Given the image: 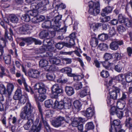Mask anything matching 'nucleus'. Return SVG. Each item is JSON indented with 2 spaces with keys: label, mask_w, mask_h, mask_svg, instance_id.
I'll return each instance as SVG.
<instances>
[{
  "label": "nucleus",
  "mask_w": 132,
  "mask_h": 132,
  "mask_svg": "<svg viewBox=\"0 0 132 132\" xmlns=\"http://www.w3.org/2000/svg\"><path fill=\"white\" fill-rule=\"evenodd\" d=\"M36 110L35 108L29 102L27 103L22 109L20 116L23 119L27 120L23 126L25 129L29 130L33 123L34 120L32 119V114L35 113Z\"/></svg>",
  "instance_id": "1"
},
{
  "label": "nucleus",
  "mask_w": 132,
  "mask_h": 132,
  "mask_svg": "<svg viewBox=\"0 0 132 132\" xmlns=\"http://www.w3.org/2000/svg\"><path fill=\"white\" fill-rule=\"evenodd\" d=\"M89 6V12L94 16L97 15L100 12V4L98 1L94 3L92 1L90 2Z\"/></svg>",
  "instance_id": "2"
},
{
  "label": "nucleus",
  "mask_w": 132,
  "mask_h": 132,
  "mask_svg": "<svg viewBox=\"0 0 132 132\" xmlns=\"http://www.w3.org/2000/svg\"><path fill=\"white\" fill-rule=\"evenodd\" d=\"M48 61L45 60H40L39 62V65L41 67H45L44 69L47 71H54L56 70L54 65H47Z\"/></svg>",
  "instance_id": "3"
},
{
  "label": "nucleus",
  "mask_w": 132,
  "mask_h": 132,
  "mask_svg": "<svg viewBox=\"0 0 132 132\" xmlns=\"http://www.w3.org/2000/svg\"><path fill=\"white\" fill-rule=\"evenodd\" d=\"M53 93V98H57L59 96V94L63 93L62 88L57 84H55L53 85L52 88Z\"/></svg>",
  "instance_id": "4"
},
{
  "label": "nucleus",
  "mask_w": 132,
  "mask_h": 132,
  "mask_svg": "<svg viewBox=\"0 0 132 132\" xmlns=\"http://www.w3.org/2000/svg\"><path fill=\"white\" fill-rule=\"evenodd\" d=\"M34 88L35 89H37L38 92L39 94H45L46 89L45 88L44 84L42 82L36 83L34 86Z\"/></svg>",
  "instance_id": "5"
},
{
  "label": "nucleus",
  "mask_w": 132,
  "mask_h": 132,
  "mask_svg": "<svg viewBox=\"0 0 132 132\" xmlns=\"http://www.w3.org/2000/svg\"><path fill=\"white\" fill-rule=\"evenodd\" d=\"M82 114L88 119H90L95 114V111L94 108L89 107L85 111H83Z\"/></svg>",
  "instance_id": "6"
},
{
  "label": "nucleus",
  "mask_w": 132,
  "mask_h": 132,
  "mask_svg": "<svg viewBox=\"0 0 132 132\" xmlns=\"http://www.w3.org/2000/svg\"><path fill=\"white\" fill-rule=\"evenodd\" d=\"M123 42L122 40L112 42L110 44V48L112 50H117L119 48V45H123Z\"/></svg>",
  "instance_id": "7"
},
{
  "label": "nucleus",
  "mask_w": 132,
  "mask_h": 132,
  "mask_svg": "<svg viewBox=\"0 0 132 132\" xmlns=\"http://www.w3.org/2000/svg\"><path fill=\"white\" fill-rule=\"evenodd\" d=\"M113 123L115 126L118 127V128L120 129L121 127L120 125V121L119 120H114L113 121ZM114 128V126L113 127L112 125L111 126V128L109 130L110 132H117L118 130L117 128L115 127V130L113 129Z\"/></svg>",
  "instance_id": "8"
},
{
  "label": "nucleus",
  "mask_w": 132,
  "mask_h": 132,
  "mask_svg": "<svg viewBox=\"0 0 132 132\" xmlns=\"http://www.w3.org/2000/svg\"><path fill=\"white\" fill-rule=\"evenodd\" d=\"M37 4L36 3H32L31 5V7L33 10L28 11L29 14L32 16H37L38 14Z\"/></svg>",
  "instance_id": "9"
},
{
  "label": "nucleus",
  "mask_w": 132,
  "mask_h": 132,
  "mask_svg": "<svg viewBox=\"0 0 132 132\" xmlns=\"http://www.w3.org/2000/svg\"><path fill=\"white\" fill-rule=\"evenodd\" d=\"M54 47L51 46L49 45L47 46L46 45H43V46L40 47L39 50V53H44L45 51H53Z\"/></svg>",
  "instance_id": "10"
},
{
  "label": "nucleus",
  "mask_w": 132,
  "mask_h": 132,
  "mask_svg": "<svg viewBox=\"0 0 132 132\" xmlns=\"http://www.w3.org/2000/svg\"><path fill=\"white\" fill-rule=\"evenodd\" d=\"M38 121H36L35 123L33 124L31 128V132H39L42 126L41 124L39 123L38 127L37 126V124L38 123Z\"/></svg>",
  "instance_id": "11"
},
{
  "label": "nucleus",
  "mask_w": 132,
  "mask_h": 132,
  "mask_svg": "<svg viewBox=\"0 0 132 132\" xmlns=\"http://www.w3.org/2000/svg\"><path fill=\"white\" fill-rule=\"evenodd\" d=\"M32 28L30 25L28 24H24L20 28L19 32L21 34H25L28 30L31 29Z\"/></svg>",
  "instance_id": "12"
},
{
  "label": "nucleus",
  "mask_w": 132,
  "mask_h": 132,
  "mask_svg": "<svg viewBox=\"0 0 132 132\" xmlns=\"http://www.w3.org/2000/svg\"><path fill=\"white\" fill-rule=\"evenodd\" d=\"M65 104L64 102L60 101L59 102L58 101L55 100L54 102V108H58L61 109L64 107V104Z\"/></svg>",
  "instance_id": "13"
},
{
  "label": "nucleus",
  "mask_w": 132,
  "mask_h": 132,
  "mask_svg": "<svg viewBox=\"0 0 132 132\" xmlns=\"http://www.w3.org/2000/svg\"><path fill=\"white\" fill-rule=\"evenodd\" d=\"M115 61L113 60V61L111 62H108L107 61L101 62V63L102 64L103 66L106 69H108L110 67L112 66L115 63Z\"/></svg>",
  "instance_id": "14"
},
{
  "label": "nucleus",
  "mask_w": 132,
  "mask_h": 132,
  "mask_svg": "<svg viewBox=\"0 0 132 132\" xmlns=\"http://www.w3.org/2000/svg\"><path fill=\"white\" fill-rule=\"evenodd\" d=\"M112 8L110 6H107L102 10V12L101 13V14L103 16H105L106 14L111 12Z\"/></svg>",
  "instance_id": "15"
},
{
  "label": "nucleus",
  "mask_w": 132,
  "mask_h": 132,
  "mask_svg": "<svg viewBox=\"0 0 132 132\" xmlns=\"http://www.w3.org/2000/svg\"><path fill=\"white\" fill-rule=\"evenodd\" d=\"M38 12H42L46 10V8L44 6L42 2L37 4Z\"/></svg>",
  "instance_id": "16"
},
{
  "label": "nucleus",
  "mask_w": 132,
  "mask_h": 132,
  "mask_svg": "<svg viewBox=\"0 0 132 132\" xmlns=\"http://www.w3.org/2000/svg\"><path fill=\"white\" fill-rule=\"evenodd\" d=\"M65 92L69 96H71L74 93V90L73 88L70 86H66L65 87Z\"/></svg>",
  "instance_id": "17"
},
{
  "label": "nucleus",
  "mask_w": 132,
  "mask_h": 132,
  "mask_svg": "<svg viewBox=\"0 0 132 132\" xmlns=\"http://www.w3.org/2000/svg\"><path fill=\"white\" fill-rule=\"evenodd\" d=\"M22 96L21 89L18 88L15 92L13 98L15 100H19Z\"/></svg>",
  "instance_id": "18"
},
{
  "label": "nucleus",
  "mask_w": 132,
  "mask_h": 132,
  "mask_svg": "<svg viewBox=\"0 0 132 132\" xmlns=\"http://www.w3.org/2000/svg\"><path fill=\"white\" fill-rule=\"evenodd\" d=\"M6 88V90L8 95H11L14 88V85L12 83H9L7 85Z\"/></svg>",
  "instance_id": "19"
},
{
  "label": "nucleus",
  "mask_w": 132,
  "mask_h": 132,
  "mask_svg": "<svg viewBox=\"0 0 132 132\" xmlns=\"http://www.w3.org/2000/svg\"><path fill=\"white\" fill-rule=\"evenodd\" d=\"M34 97L36 101L41 102L43 101L46 98V96L45 94H39L38 97L36 95H35Z\"/></svg>",
  "instance_id": "20"
},
{
  "label": "nucleus",
  "mask_w": 132,
  "mask_h": 132,
  "mask_svg": "<svg viewBox=\"0 0 132 132\" xmlns=\"http://www.w3.org/2000/svg\"><path fill=\"white\" fill-rule=\"evenodd\" d=\"M0 93L2 95L7 96L8 95L6 89L4 85L0 84Z\"/></svg>",
  "instance_id": "21"
},
{
  "label": "nucleus",
  "mask_w": 132,
  "mask_h": 132,
  "mask_svg": "<svg viewBox=\"0 0 132 132\" xmlns=\"http://www.w3.org/2000/svg\"><path fill=\"white\" fill-rule=\"evenodd\" d=\"M60 71L62 73H66L67 74H74L71 73L72 71V69L68 67H65L62 69Z\"/></svg>",
  "instance_id": "22"
},
{
  "label": "nucleus",
  "mask_w": 132,
  "mask_h": 132,
  "mask_svg": "<svg viewBox=\"0 0 132 132\" xmlns=\"http://www.w3.org/2000/svg\"><path fill=\"white\" fill-rule=\"evenodd\" d=\"M52 22L50 21H46L43 23L42 24V27L43 28H52Z\"/></svg>",
  "instance_id": "23"
},
{
  "label": "nucleus",
  "mask_w": 132,
  "mask_h": 132,
  "mask_svg": "<svg viewBox=\"0 0 132 132\" xmlns=\"http://www.w3.org/2000/svg\"><path fill=\"white\" fill-rule=\"evenodd\" d=\"M20 39L21 40L24 41L25 42L31 44L33 42L34 38L31 37L23 38L21 37Z\"/></svg>",
  "instance_id": "24"
},
{
  "label": "nucleus",
  "mask_w": 132,
  "mask_h": 132,
  "mask_svg": "<svg viewBox=\"0 0 132 132\" xmlns=\"http://www.w3.org/2000/svg\"><path fill=\"white\" fill-rule=\"evenodd\" d=\"M10 20L12 23H16L18 21L19 19L16 15L12 14L10 16Z\"/></svg>",
  "instance_id": "25"
},
{
  "label": "nucleus",
  "mask_w": 132,
  "mask_h": 132,
  "mask_svg": "<svg viewBox=\"0 0 132 132\" xmlns=\"http://www.w3.org/2000/svg\"><path fill=\"white\" fill-rule=\"evenodd\" d=\"M125 105L124 102L119 100L117 101V107L119 109L122 110L124 108Z\"/></svg>",
  "instance_id": "26"
},
{
  "label": "nucleus",
  "mask_w": 132,
  "mask_h": 132,
  "mask_svg": "<svg viewBox=\"0 0 132 132\" xmlns=\"http://www.w3.org/2000/svg\"><path fill=\"white\" fill-rule=\"evenodd\" d=\"M123 23L125 25L128 27H130L132 26V21L131 19L126 18Z\"/></svg>",
  "instance_id": "27"
},
{
  "label": "nucleus",
  "mask_w": 132,
  "mask_h": 132,
  "mask_svg": "<svg viewBox=\"0 0 132 132\" xmlns=\"http://www.w3.org/2000/svg\"><path fill=\"white\" fill-rule=\"evenodd\" d=\"M85 128L87 130H91L94 129V126L93 122H92L87 123L85 126Z\"/></svg>",
  "instance_id": "28"
},
{
  "label": "nucleus",
  "mask_w": 132,
  "mask_h": 132,
  "mask_svg": "<svg viewBox=\"0 0 132 132\" xmlns=\"http://www.w3.org/2000/svg\"><path fill=\"white\" fill-rule=\"evenodd\" d=\"M101 26V24L100 23H93L90 25V27L92 30L95 31L97 30L99 27Z\"/></svg>",
  "instance_id": "29"
},
{
  "label": "nucleus",
  "mask_w": 132,
  "mask_h": 132,
  "mask_svg": "<svg viewBox=\"0 0 132 132\" xmlns=\"http://www.w3.org/2000/svg\"><path fill=\"white\" fill-rule=\"evenodd\" d=\"M30 15L32 16L29 14L28 12L27 13L24 14L22 16V19L26 22H29L30 21L31 19Z\"/></svg>",
  "instance_id": "30"
},
{
  "label": "nucleus",
  "mask_w": 132,
  "mask_h": 132,
  "mask_svg": "<svg viewBox=\"0 0 132 132\" xmlns=\"http://www.w3.org/2000/svg\"><path fill=\"white\" fill-rule=\"evenodd\" d=\"M58 77L56 78V80L57 82L61 84H65L68 81V79H62V76L60 75L59 76V75H57Z\"/></svg>",
  "instance_id": "31"
},
{
  "label": "nucleus",
  "mask_w": 132,
  "mask_h": 132,
  "mask_svg": "<svg viewBox=\"0 0 132 132\" xmlns=\"http://www.w3.org/2000/svg\"><path fill=\"white\" fill-rule=\"evenodd\" d=\"M98 48L101 51H105L108 49V46L105 44L101 43L99 44Z\"/></svg>",
  "instance_id": "32"
},
{
  "label": "nucleus",
  "mask_w": 132,
  "mask_h": 132,
  "mask_svg": "<svg viewBox=\"0 0 132 132\" xmlns=\"http://www.w3.org/2000/svg\"><path fill=\"white\" fill-rule=\"evenodd\" d=\"M3 58L6 64H9L11 63V57L10 55L8 54L4 55Z\"/></svg>",
  "instance_id": "33"
},
{
  "label": "nucleus",
  "mask_w": 132,
  "mask_h": 132,
  "mask_svg": "<svg viewBox=\"0 0 132 132\" xmlns=\"http://www.w3.org/2000/svg\"><path fill=\"white\" fill-rule=\"evenodd\" d=\"M49 33L47 31L43 30L39 34V36L40 38L43 39L47 37Z\"/></svg>",
  "instance_id": "34"
},
{
  "label": "nucleus",
  "mask_w": 132,
  "mask_h": 132,
  "mask_svg": "<svg viewBox=\"0 0 132 132\" xmlns=\"http://www.w3.org/2000/svg\"><path fill=\"white\" fill-rule=\"evenodd\" d=\"M54 103L52 99H49L45 101V106L47 108H50Z\"/></svg>",
  "instance_id": "35"
},
{
  "label": "nucleus",
  "mask_w": 132,
  "mask_h": 132,
  "mask_svg": "<svg viewBox=\"0 0 132 132\" xmlns=\"http://www.w3.org/2000/svg\"><path fill=\"white\" fill-rule=\"evenodd\" d=\"M51 62L53 64L56 65H60L61 64V61L60 59L57 58L51 59Z\"/></svg>",
  "instance_id": "36"
},
{
  "label": "nucleus",
  "mask_w": 132,
  "mask_h": 132,
  "mask_svg": "<svg viewBox=\"0 0 132 132\" xmlns=\"http://www.w3.org/2000/svg\"><path fill=\"white\" fill-rule=\"evenodd\" d=\"M89 90H88V89L86 88L80 92V97H83L86 96L88 95V93H89Z\"/></svg>",
  "instance_id": "37"
},
{
  "label": "nucleus",
  "mask_w": 132,
  "mask_h": 132,
  "mask_svg": "<svg viewBox=\"0 0 132 132\" xmlns=\"http://www.w3.org/2000/svg\"><path fill=\"white\" fill-rule=\"evenodd\" d=\"M109 90L110 94V97L113 99L115 100L116 99L117 95L116 94V92H114L113 91H111L110 89H109Z\"/></svg>",
  "instance_id": "38"
},
{
  "label": "nucleus",
  "mask_w": 132,
  "mask_h": 132,
  "mask_svg": "<svg viewBox=\"0 0 132 132\" xmlns=\"http://www.w3.org/2000/svg\"><path fill=\"white\" fill-rule=\"evenodd\" d=\"M69 37L70 38L69 40L70 41V43L72 44H75L74 40L76 37L75 33H72L69 36Z\"/></svg>",
  "instance_id": "39"
},
{
  "label": "nucleus",
  "mask_w": 132,
  "mask_h": 132,
  "mask_svg": "<svg viewBox=\"0 0 132 132\" xmlns=\"http://www.w3.org/2000/svg\"><path fill=\"white\" fill-rule=\"evenodd\" d=\"M108 37L107 35L105 34H102L98 36V38L101 41H103L107 39Z\"/></svg>",
  "instance_id": "40"
},
{
  "label": "nucleus",
  "mask_w": 132,
  "mask_h": 132,
  "mask_svg": "<svg viewBox=\"0 0 132 132\" xmlns=\"http://www.w3.org/2000/svg\"><path fill=\"white\" fill-rule=\"evenodd\" d=\"M77 118H74L72 120L71 125L73 127H77L79 124Z\"/></svg>",
  "instance_id": "41"
},
{
  "label": "nucleus",
  "mask_w": 132,
  "mask_h": 132,
  "mask_svg": "<svg viewBox=\"0 0 132 132\" xmlns=\"http://www.w3.org/2000/svg\"><path fill=\"white\" fill-rule=\"evenodd\" d=\"M105 60H108L113 59V56L112 55L109 53H106L104 54V56Z\"/></svg>",
  "instance_id": "42"
},
{
  "label": "nucleus",
  "mask_w": 132,
  "mask_h": 132,
  "mask_svg": "<svg viewBox=\"0 0 132 132\" xmlns=\"http://www.w3.org/2000/svg\"><path fill=\"white\" fill-rule=\"evenodd\" d=\"M62 16L61 15H58L56 16L55 17L54 19L52 20V22H54L55 24H57L59 21L61 20Z\"/></svg>",
  "instance_id": "43"
},
{
  "label": "nucleus",
  "mask_w": 132,
  "mask_h": 132,
  "mask_svg": "<svg viewBox=\"0 0 132 132\" xmlns=\"http://www.w3.org/2000/svg\"><path fill=\"white\" fill-rule=\"evenodd\" d=\"M40 73V71L38 70L32 69H29L28 71V74H39Z\"/></svg>",
  "instance_id": "44"
},
{
  "label": "nucleus",
  "mask_w": 132,
  "mask_h": 132,
  "mask_svg": "<svg viewBox=\"0 0 132 132\" xmlns=\"http://www.w3.org/2000/svg\"><path fill=\"white\" fill-rule=\"evenodd\" d=\"M90 44L92 46L95 47L98 45V41L96 39L93 38L90 41Z\"/></svg>",
  "instance_id": "45"
},
{
  "label": "nucleus",
  "mask_w": 132,
  "mask_h": 132,
  "mask_svg": "<svg viewBox=\"0 0 132 132\" xmlns=\"http://www.w3.org/2000/svg\"><path fill=\"white\" fill-rule=\"evenodd\" d=\"M118 21L120 23H123L126 18L123 16L122 14H119L118 16Z\"/></svg>",
  "instance_id": "46"
},
{
  "label": "nucleus",
  "mask_w": 132,
  "mask_h": 132,
  "mask_svg": "<svg viewBox=\"0 0 132 132\" xmlns=\"http://www.w3.org/2000/svg\"><path fill=\"white\" fill-rule=\"evenodd\" d=\"M117 29L119 33L120 34L125 31L126 30V29L124 27L121 25L118 26Z\"/></svg>",
  "instance_id": "47"
},
{
  "label": "nucleus",
  "mask_w": 132,
  "mask_h": 132,
  "mask_svg": "<svg viewBox=\"0 0 132 132\" xmlns=\"http://www.w3.org/2000/svg\"><path fill=\"white\" fill-rule=\"evenodd\" d=\"M27 98L26 96L22 95L19 100V102L21 104H24L26 101Z\"/></svg>",
  "instance_id": "48"
},
{
  "label": "nucleus",
  "mask_w": 132,
  "mask_h": 132,
  "mask_svg": "<svg viewBox=\"0 0 132 132\" xmlns=\"http://www.w3.org/2000/svg\"><path fill=\"white\" fill-rule=\"evenodd\" d=\"M73 104L75 108L78 109H79L81 106L80 103L78 100L74 101L73 102Z\"/></svg>",
  "instance_id": "49"
},
{
  "label": "nucleus",
  "mask_w": 132,
  "mask_h": 132,
  "mask_svg": "<svg viewBox=\"0 0 132 132\" xmlns=\"http://www.w3.org/2000/svg\"><path fill=\"white\" fill-rule=\"evenodd\" d=\"M47 79L49 80H54L55 78L58 77L57 75H45Z\"/></svg>",
  "instance_id": "50"
},
{
  "label": "nucleus",
  "mask_w": 132,
  "mask_h": 132,
  "mask_svg": "<svg viewBox=\"0 0 132 132\" xmlns=\"http://www.w3.org/2000/svg\"><path fill=\"white\" fill-rule=\"evenodd\" d=\"M12 35L7 33V30L5 31V37L6 39H8L9 40H12Z\"/></svg>",
  "instance_id": "51"
},
{
  "label": "nucleus",
  "mask_w": 132,
  "mask_h": 132,
  "mask_svg": "<svg viewBox=\"0 0 132 132\" xmlns=\"http://www.w3.org/2000/svg\"><path fill=\"white\" fill-rule=\"evenodd\" d=\"M52 124L53 126L55 127H58L61 126V124L56 119V120L53 121Z\"/></svg>",
  "instance_id": "52"
},
{
  "label": "nucleus",
  "mask_w": 132,
  "mask_h": 132,
  "mask_svg": "<svg viewBox=\"0 0 132 132\" xmlns=\"http://www.w3.org/2000/svg\"><path fill=\"white\" fill-rule=\"evenodd\" d=\"M75 89L76 90H79L82 87V84L81 82H77L74 85Z\"/></svg>",
  "instance_id": "53"
},
{
  "label": "nucleus",
  "mask_w": 132,
  "mask_h": 132,
  "mask_svg": "<svg viewBox=\"0 0 132 132\" xmlns=\"http://www.w3.org/2000/svg\"><path fill=\"white\" fill-rule=\"evenodd\" d=\"M117 116L119 119L121 118L123 116V113L121 111L118 110L116 112V113Z\"/></svg>",
  "instance_id": "54"
},
{
  "label": "nucleus",
  "mask_w": 132,
  "mask_h": 132,
  "mask_svg": "<svg viewBox=\"0 0 132 132\" xmlns=\"http://www.w3.org/2000/svg\"><path fill=\"white\" fill-rule=\"evenodd\" d=\"M122 56L121 54L118 52H116L114 54V58L115 60L117 61L121 59Z\"/></svg>",
  "instance_id": "55"
},
{
  "label": "nucleus",
  "mask_w": 132,
  "mask_h": 132,
  "mask_svg": "<svg viewBox=\"0 0 132 132\" xmlns=\"http://www.w3.org/2000/svg\"><path fill=\"white\" fill-rule=\"evenodd\" d=\"M118 109H117L116 107H112L110 109V113L111 115H113L115 114L116 113V112Z\"/></svg>",
  "instance_id": "56"
},
{
  "label": "nucleus",
  "mask_w": 132,
  "mask_h": 132,
  "mask_svg": "<svg viewBox=\"0 0 132 132\" xmlns=\"http://www.w3.org/2000/svg\"><path fill=\"white\" fill-rule=\"evenodd\" d=\"M127 82H130L132 81V75H126L125 76Z\"/></svg>",
  "instance_id": "57"
},
{
  "label": "nucleus",
  "mask_w": 132,
  "mask_h": 132,
  "mask_svg": "<svg viewBox=\"0 0 132 132\" xmlns=\"http://www.w3.org/2000/svg\"><path fill=\"white\" fill-rule=\"evenodd\" d=\"M64 45L63 42H59L56 44L55 47L61 50L63 47Z\"/></svg>",
  "instance_id": "58"
},
{
  "label": "nucleus",
  "mask_w": 132,
  "mask_h": 132,
  "mask_svg": "<svg viewBox=\"0 0 132 132\" xmlns=\"http://www.w3.org/2000/svg\"><path fill=\"white\" fill-rule=\"evenodd\" d=\"M114 99L111 98L110 97H108L107 100V102L108 105L110 106H112L114 103Z\"/></svg>",
  "instance_id": "59"
},
{
  "label": "nucleus",
  "mask_w": 132,
  "mask_h": 132,
  "mask_svg": "<svg viewBox=\"0 0 132 132\" xmlns=\"http://www.w3.org/2000/svg\"><path fill=\"white\" fill-rule=\"evenodd\" d=\"M131 119L130 117H128L127 118L125 122L126 126L127 127L130 126L131 124H130Z\"/></svg>",
  "instance_id": "60"
},
{
  "label": "nucleus",
  "mask_w": 132,
  "mask_h": 132,
  "mask_svg": "<svg viewBox=\"0 0 132 132\" xmlns=\"http://www.w3.org/2000/svg\"><path fill=\"white\" fill-rule=\"evenodd\" d=\"M122 69V67L119 64H117L115 66V70L118 72H120L121 70Z\"/></svg>",
  "instance_id": "61"
},
{
  "label": "nucleus",
  "mask_w": 132,
  "mask_h": 132,
  "mask_svg": "<svg viewBox=\"0 0 132 132\" xmlns=\"http://www.w3.org/2000/svg\"><path fill=\"white\" fill-rule=\"evenodd\" d=\"M1 74H5L6 72H8V70L4 67L1 66L0 67Z\"/></svg>",
  "instance_id": "62"
},
{
  "label": "nucleus",
  "mask_w": 132,
  "mask_h": 132,
  "mask_svg": "<svg viewBox=\"0 0 132 132\" xmlns=\"http://www.w3.org/2000/svg\"><path fill=\"white\" fill-rule=\"evenodd\" d=\"M12 115H10V117L9 118V121H11L10 120H12V123L13 124H15L16 122L17 119L15 117H13L12 118Z\"/></svg>",
  "instance_id": "63"
},
{
  "label": "nucleus",
  "mask_w": 132,
  "mask_h": 132,
  "mask_svg": "<svg viewBox=\"0 0 132 132\" xmlns=\"http://www.w3.org/2000/svg\"><path fill=\"white\" fill-rule=\"evenodd\" d=\"M109 26L107 23L103 24L102 25V30H106L109 29Z\"/></svg>",
  "instance_id": "64"
}]
</instances>
